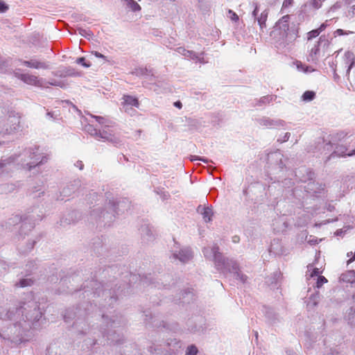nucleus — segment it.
Returning a JSON list of instances; mask_svg holds the SVG:
<instances>
[{
  "label": "nucleus",
  "instance_id": "nucleus-1",
  "mask_svg": "<svg viewBox=\"0 0 355 355\" xmlns=\"http://www.w3.org/2000/svg\"><path fill=\"white\" fill-rule=\"evenodd\" d=\"M42 315L37 302L32 299L17 306L0 307V320L7 323L6 329L0 333V338L13 343L21 342L23 333L30 328H36Z\"/></svg>",
  "mask_w": 355,
  "mask_h": 355
},
{
  "label": "nucleus",
  "instance_id": "nucleus-2",
  "mask_svg": "<svg viewBox=\"0 0 355 355\" xmlns=\"http://www.w3.org/2000/svg\"><path fill=\"white\" fill-rule=\"evenodd\" d=\"M202 252L207 259L214 261L217 270L223 274L232 273L236 279H239L242 283L246 282L248 277L240 272L237 262L224 257L219 252V248L217 245L204 248Z\"/></svg>",
  "mask_w": 355,
  "mask_h": 355
},
{
  "label": "nucleus",
  "instance_id": "nucleus-3",
  "mask_svg": "<svg viewBox=\"0 0 355 355\" xmlns=\"http://www.w3.org/2000/svg\"><path fill=\"white\" fill-rule=\"evenodd\" d=\"M129 207L130 202L127 199H122L118 202L109 199L105 203V209L100 211L98 209H94L91 214L95 218H102L105 224L110 225L114 220L116 214L128 210Z\"/></svg>",
  "mask_w": 355,
  "mask_h": 355
},
{
  "label": "nucleus",
  "instance_id": "nucleus-4",
  "mask_svg": "<svg viewBox=\"0 0 355 355\" xmlns=\"http://www.w3.org/2000/svg\"><path fill=\"white\" fill-rule=\"evenodd\" d=\"M10 157H15L14 169L20 165L21 168L31 171L33 168L46 162L47 158L39 153L38 148L26 149L23 153L17 155H12Z\"/></svg>",
  "mask_w": 355,
  "mask_h": 355
},
{
  "label": "nucleus",
  "instance_id": "nucleus-5",
  "mask_svg": "<svg viewBox=\"0 0 355 355\" xmlns=\"http://www.w3.org/2000/svg\"><path fill=\"white\" fill-rule=\"evenodd\" d=\"M22 130L20 122V116L18 115H10L5 122L3 127H0V135H6L15 134Z\"/></svg>",
  "mask_w": 355,
  "mask_h": 355
},
{
  "label": "nucleus",
  "instance_id": "nucleus-6",
  "mask_svg": "<svg viewBox=\"0 0 355 355\" xmlns=\"http://www.w3.org/2000/svg\"><path fill=\"white\" fill-rule=\"evenodd\" d=\"M290 19L289 15L282 17L275 25V28L279 29L282 32V36L289 38V40H294L297 37L296 31L294 28H290L288 21Z\"/></svg>",
  "mask_w": 355,
  "mask_h": 355
},
{
  "label": "nucleus",
  "instance_id": "nucleus-7",
  "mask_svg": "<svg viewBox=\"0 0 355 355\" xmlns=\"http://www.w3.org/2000/svg\"><path fill=\"white\" fill-rule=\"evenodd\" d=\"M283 158L284 155L279 150L269 153L267 162L268 168L272 170L281 171L285 166Z\"/></svg>",
  "mask_w": 355,
  "mask_h": 355
},
{
  "label": "nucleus",
  "instance_id": "nucleus-8",
  "mask_svg": "<svg viewBox=\"0 0 355 355\" xmlns=\"http://www.w3.org/2000/svg\"><path fill=\"white\" fill-rule=\"evenodd\" d=\"M103 322L106 323L107 328H117L125 324V320L121 315H113L109 318L108 315H102Z\"/></svg>",
  "mask_w": 355,
  "mask_h": 355
},
{
  "label": "nucleus",
  "instance_id": "nucleus-9",
  "mask_svg": "<svg viewBox=\"0 0 355 355\" xmlns=\"http://www.w3.org/2000/svg\"><path fill=\"white\" fill-rule=\"evenodd\" d=\"M172 257L174 259L179 260L180 262L184 263L192 259L193 254L190 248H184L178 251H174L172 254Z\"/></svg>",
  "mask_w": 355,
  "mask_h": 355
},
{
  "label": "nucleus",
  "instance_id": "nucleus-10",
  "mask_svg": "<svg viewBox=\"0 0 355 355\" xmlns=\"http://www.w3.org/2000/svg\"><path fill=\"white\" fill-rule=\"evenodd\" d=\"M22 64L29 68L36 69H49V62L38 60L35 58H31L30 60H20Z\"/></svg>",
  "mask_w": 355,
  "mask_h": 355
},
{
  "label": "nucleus",
  "instance_id": "nucleus-11",
  "mask_svg": "<svg viewBox=\"0 0 355 355\" xmlns=\"http://www.w3.org/2000/svg\"><path fill=\"white\" fill-rule=\"evenodd\" d=\"M257 121L260 125L266 126L270 128L282 127L285 125V121L282 119H272L266 116L258 119Z\"/></svg>",
  "mask_w": 355,
  "mask_h": 355
},
{
  "label": "nucleus",
  "instance_id": "nucleus-12",
  "mask_svg": "<svg viewBox=\"0 0 355 355\" xmlns=\"http://www.w3.org/2000/svg\"><path fill=\"white\" fill-rule=\"evenodd\" d=\"M259 7L255 4L254 9L252 12V17L254 22L257 21L261 29H263V28H266V21L268 18V12L267 10H265L260 14V15H259Z\"/></svg>",
  "mask_w": 355,
  "mask_h": 355
},
{
  "label": "nucleus",
  "instance_id": "nucleus-13",
  "mask_svg": "<svg viewBox=\"0 0 355 355\" xmlns=\"http://www.w3.org/2000/svg\"><path fill=\"white\" fill-rule=\"evenodd\" d=\"M354 155H355V148L354 150H349L346 146L338 144L336 146L334 151L330 155L329 157H327L326 162L332 157L352 156Z\"/></svg>",
  "mask_w": 355,
  "mask_h": 355
},
{
  "label": "nucleus",
  "instance_id": "nucleus-14",
  "mask_svg": "<svg viewBox=\"0 0 355 355\" xmlns=\"http://www.w3.org/2000/svg\"><path fill=\"white\" fill-rule=\"evenodd\" d=\"M101 283L98 282L96 280H91L89 282H87L85 284H84L83 289L85 290V293L93 294L94 296L97 295L100 296V293L101 290ZM87 296H89V294H87Z\"/></svg>",
  "mask_w": 355,
  "mask_h": 355
},
{
  "label": "nucleus",
  "instance_id": "nucleus-15",
  "mask_svg": "<svg viewBox=\"0 0 355 355\" xmlns=\"http://www.w3.org/2000/svg\"><path fill=\"white\" fill-rule=\"evenodd\" d=\"M15 157H7L0 161V176L3 174H8L14 170Z\"/></svg>",
  "mask_w": 355,
  "mask_h": 355
},
{
  "label": "nucleus",
  "instance_id": "nucleus-16",
  "mask_svg": "<svg viewBox=\"0 0 355 355\" xmlns=\"http://www.w3.org/2000/svg\"><path fill=\"white\" fill-rule=\"evenodd\" d=\"M305 171L306 173L307 178H303L301 180L303 182H306L307 180L310 181L305 187L306 191L308 192L318 193V187H317V184H315V182L313 181L315 178V173L310 169H305Z\"/></svg>",
  "mask_w": 355,
  "mask_h": 355
},
{
  "label": "nucleus",
  "instance_id": "nucleus-17",
  "mask_svg": "<svg viewBox=\"0 0 355 355\" xmlns=\"http://www.w3.org/2000/svg\"><path fill=\"white\" fill-rule=\"evenodd\" d=\"M98 137L103 139L104 141H109L115 146L121 145V139L112 135V133L110 131L105 130H99V133Z\"/></svg>",
  "mask_w": 355,
  "mask_h": 355
},
{
  "label": "nucleus",
  "instance_id": "nucleus-18",
  "mask_svg": "<svg viewBox=\"0 0 355 355\" xmlns=\"http://www.w3.org/2000/svg\"><path fill=\"white\" fill-rule=\"evenodd\" d=\"M21 78L24 83L36 87H43L44 83L43 78H38L37 76L28 73H25Z\"/></svg>",
  "mask_w": 355,
  "mask_h": 355
},
{
  "label": "nucleus",
  "instance_id": "nucleus-19",
  "mask_svg": "<svg viewBox=\"0 0 355 355\" xmlns=\"http://www.w3.org/2000/svg\"><path fill=\"white\" fill-rule=\"evenodd\" d=\"M322 42L324 43V45L327 44V43H328V41L324 38V36H321L320 37V40H319L318 44H315L314 46V47H313L311 49V52L309 53V58H308L309 61L315 62L316 60H318V55L320 51L319 46Z\"/></svg>",
  "mask_w": 355,
  "mask_h": 355
},
{
  "label": "nucleus",
  "instance_id": "nucleus-20",
  "mask_svg": "<svg viewBox=\"0 0 355 355\" xmlns=\"http://www.w3.org/2000/svg\"><path fill=\"white\" fill-rule=\"evenodd\" d=\"M263 312L270 324H275L279 321V316L275 313L273 309L268 306H263Z\"/></svg>",
  "mask_w": 355,
  "mask_h": 355
},
{
  "label": "nucleus",
  "instance_id": "nucleus-21",
  "mask_svg": "<svg viewBox=\"0 0 355 355\" xmlns=\"http://www.w3.org/2000/svg\"><path fill=\"white\" fill-rule=\"evenodd\" d=\"M139 231L141 239L144 242H148L153 239L154 235L148 225H142L140 227Z\"/></svg>",
  "mask_w": 355,
  "mask_h": 355
},
{
  "label": "nucleus",
  "instance_id": "nucleus-22",
  "mask_svg": "<svg viewBox=\"0 0 355 355\" xmlns=\"http://www.w3.org/2000/svg\"><path fill=\"white\" fill-rule=\"evenodd\" d=\"M80 186V181L75 180L62 189V193L64 196H69L72 193L75 192Z\"/></svg>",
  "mask_w": 355,
  "mask_h": 355
},
{
  "label": "nucleus",
  "instance_id": "nucleus-23",
  "mask_svg": "<svg viewBox=\"0 0 355 355\" xmlns=\"http://www.w3.org/2000/svg\"><path fill=\"white\" fill-rule=\"evenodd\" d=\"M123 108L125 109V112H127L126 106H135L138 107L139 105V103L138 99L136 97L130 96V95H124L123 97Z\"/></svg>",
  "mask_w": 355,
  "mask_h": 355
},
{
  "label": "nucleus",
  "instance_id": "nucleus-24",
  "mask_svg": "<svg viewBox=\"0 0 355 355\" xmlns=\"http://www.w3.org/2000/svg\"><path fill=\"white\" fill-rule=\"evenodd\" d=\"M197 211L202 214L204 220L207 223L211 220V216L213 215V212L211 208L209 207H203L202 206H198L197 209Z\"/></svg>",
  "mask_w": 355,
  "mask_h": 355
},
{
  "label": "nucleus",
  "instance_id": "nucleus-25",
  "mask_svg": "<svg viewBox=\"0 0 355 355\" xmlns=\"http://www.w3.org/2000/svg\"><path fill=\"white\" fill-rule=\"evenodd\" d=\"M340 282L352 284L355 282V271L347 270L345 272L341 274L339 277Z\"/></svg>",
  "mask_w": 355,
  "mask_h": 355
},
{
  "label": "nucleus",
  "instance_id": "nucleus-26",
  "mask_svg": "<svg viewBox=\"0 0 355 355\" xmlns=\"http://www.w3.org/2000/svg\"><path fill=\"white\" fill-rule=\"evenodd\" d=\"M327 22H328V21H326L324 23L322 24L318 28L309 31L307 33V35H308L307 39L309 40H312L313 38L318 36L320 35V33L321 32H322L323 31H324L325 28L327 27V26H328Z\"/></svg>",
  "mask_w": 355,
  "mask_h": 355
},
{
  "label": "nucleus",
  "instance_id": "nucleus-27",
  "mask_svg": "<svg viewBox=\"0 0 355 355\" xmlns=\"http://www.w3.org/2000/svg\"><path fill=\"white\" fill-rule=\"evenodd\" d=\"M179 54L184 55L186 58H189L191 60H194L196 58H198V55H197L193 51H189L185 49L184 47H178L175 50Z\"/></svg>",
  "mask_w": 355,
  "mask_h": 355
},
{
  "label": "nucleus",
  "instance_id": "nucleus-28",
  "mask_svg": "<svg viewBox=\"0 0 355 355\" xmlns=\"http://www.w3.org/2000/svg\"><path fill=\"white\" fill-rule=\"evenodd\" d=\"M57 76H77L79 75L78 73L76 72L75 70L71 67H65L64 69L60 70L56 73Z\"/></svg>",
  "mask_w": 355,
  "mask_h": 355
},
{
  "label": "nucleus",
  "instance_id": "nucleus-29",
  "mask_svg": "<svg viewBox=\"0 0 355 355\" xmlns=\"http://www.w3.org/2000/svg\"><path fill=\"white\" fill-rule=\"evenodd\" d=\"M323 0H309L305 4L304 6L309 10H317L322 6Z\"/></svg>",
  "mask_w": 355,
  "mask_h": 355
},
{
  "label": "nucleus",
  "instance_id": "nucleus-30",
  "mask_svg": "<svg viewBox=\"0 0 355 355\" xmlns=\"http://www.w3.org/2000/svg\"><path fill=\"white\" fill-rule=\"evenodd\" d=\"M132 74L137 76H148L151 75L153 76L152 70L148 69L146 67H139L135 69L134 71H132Z\"/></svg>",
  "mask_w": 355,
  "mask_h": 355
},
{
  "label": "nucleus",
  "instance_id": "nucleus-31",
  "mask_svg": "<svg viewBox=\"0 0 355 355\" xmlns=\"http://www.w3.org/2000/svg\"><path fill=\"white\" fill-rule=\"evenodd\" d=\"M91 117L96 119V121L102 125H105V127H110L112 126V122L107 118L101 116H96L93 114H90Z\"/></svg>",
  "mask_w": 355,
  "mask_h": 355
},
{
  "label": "nucleus",
  "instance_id": "nucleus-32",
  "mask_svg": "<svg viewBox=\"0 0 355 355\" xmlns=\"http://www.w3.org/2000/svg\"><path fill=\"white\" fill-rule=\"evenodd\" d=\"M345 318L352 325H355V308L351 307L349 309L346 313Z\"/></svg>",
  "mask_w": 355,
  "mask_h": 355
},
{
  "label": "nucleus",
  "instance_id": "nucleus-33",
  "mask_svg": "<svg viewBox=\"0 0 355 355\" xmlns=\"http://www.w3.org/2000/svg\"><path fill=\"white\" fill-rule=\"evenodd\" d=\"M76 32L78 33L81 36L90 40L94 35L93 33L89 29H85L81 27H78L76 30Z\"/></svg>",
  "mask_w": 355,
  "mask_h": 355
},
{
  "label": "nucleus",
  "instance_id": "nucleus-34",
  "mask_svg": "<svg viewBox=\"0 0 355 355\" xmlns=\"http://www.w3.org/2000/svg\"><path fill=\"white\" fill-rule=\"evenodd\" d=\"M125 3L127 8H128L132 12L141 10V6L134 0H128L125 2Z\"/></svg>",
  "mask_w": 355,
  "mask_h": 355
},
{
  "label": "nucleus",
  "instance_id": "nucleus-35",
  "mask_svg": "<svg viewBox=\"0 0 355 355\" xmlns=\"http://www.w3.org/2000/svg\"><path fill=\"white\" fill-rule=\"evenodd\" d=\"M320 294L318 292H316L315 293L312 294L309 297V302L308 303V306H313V307L315 306L316 305H318V304L320 301Z\"/></svg>",
  "mask_w": 355,
  "mask_h": 355
},
{
  "label": "nucleus",
  "instance_id": "nucleus-36",
  "mask_svg": "<svg viewBox=\"0 0 355 355\" xmlns=\"http://www.w3.org/2000/svg\"><path fill=\"white\" fill-rule=\"evenodd\" d=\"M151 355H167L166 352H164L162 349L159 346L152 345L148 348Z\"/></svg>",
  "mask_w": 355,
  "mask_h": 355
},
{
  "label": "nucleus",
  "instance_id": "nucleus-37",
  "mask_svg": "<svg viewBox=\"0 0 355 355\" xmlns=\"http://www.w3.org/2000/svg\"><path fill=\"white\" fill-rule=\"evenodd\" d=\"M85 130L87 132H88L90 135L98 137L99 130H97L94 125L91 124H87L85 127Z\"/></svg>",
  "mask_w": 355,
  "mask_h": 355
},
{
  "label": "nucleus",
  "instance_id": "nucleus-38",
  "mask_svg": "<svg viewBox=\"0 0 355 355\" xmlns=\"http://www.w3.org/2000/svg\"><path fill=\"white\" fill-rule=\"evenodd\" d=\"M315 94L313 91H306L302 96V99L304 101H311L314 99Z\"/></svg>",
  "mask_w": 355,
  "mask_h": 355
},
{
  "label": "nucleus",
  "instance_id": "nucleus-39",
  "mask_svg": "<svg viewBox=\"0 0 355 355\" xmlns=\"http://www.w3.org/2000/svg\"><path fill=\"white\" fill-rule=\"evenodd\" d=\"M297 69L300 71H303L306 73L313 71V69L309 66H304L302 62H297Z\"/></svg>",
  "mask_w": 355,
  "mask_h": 355
},
{
  "label": "nucleus",
  "instance_id": "nucleus-40",
  "mask_svg": "<svg viewBox=\"0 0 355 355\" xmlns=\"http://www.w3.org/2000/svg\"><path fill=\"white\" fill-rule=\"evenodd\" d=\"M187 302H189L190 300H192L193 298V292L192 290L190 288L186 289L182 293V299H186Z\"/></svg>",
  "mask_w": 355,
  "mask_h": 355
},
{
  "label": "nucleus",
  "instance_id": "nucleus-41",
  "mask_svg": "<svg viewBox=\"0 0 355 355\" xmlns=\"http://www.w3.org/2000/svg\"><path fill=\"white\" fill-rule=\"evenodd\" d=\"M105 331H106V329H104V331L103 332V336H105ZM114 335H115V332L113 334H111L109 331L106 333V336L107 337L108 340H111V341L113 343H119L120 339L116 338Z\"/></svg>",
  "mask_w": 355,
  "mask_h": 355
},
{
  "label": "nucleus",
  "instance_id": "nucleus-42",
  "mask_svg": "<svg viewBox=\"0 0 355 355\" xmlns=\"http://www.w3.org/2000/svg\"><path fill=\"white\" fill-rule=\"evenodd\" d=\"M197 353H198V349L194 345L189 346L186 351V355H196Z\"/></svg>",
  "mask_w": 355,
  "mask_h": 355
},
{
  "label": "nucleus",
  "instance_id": "nucleus-43",
  "mask_svg": "<svg viewBox=\"0 0 355 355\" xmlns=\"http://www.w3.org/2000/svg\"><path fill=\"white\" fill-rule=\"evenodd\" d=\"M347 17L349 18L355 17V3L350 6L347 12Z\"/></svg>",
  "mask_w": 355,
  "mask_h": 355
},
{
  "label": "nucleus",
  "instance_id": "nucleus-44",
  "mask_svg": "<svg viewBox=\"0 0 355 355\" xmlns=\"http://www.w3.org/2000/svg\"><path fill=\"white\" fill-rule=\"evenodd\" d=\"M227 17L233 21H237L239 20V16L236 12L232 10H229L227 14Z\"/></svg>",
  "mask_w": 355,
  "mask_h": 355
},
{
  "label": "nucleus",
  "instance_id": "nucleus-45",
  "mask_svg": "<svg viewBox=\"0 0 355 355\" xmlns=\"http://www.w3.org/2000/svg\"><path fill=\"white\" fill-rule=\"evenodd\" d=\"M33 283V281L31 279H22L19 281V285L20 287H26L31 286Z\"/></svg>",
  "mask_w": 355,
  "mask_h": 355
},
{
  "label": "nucleus",
  "instance_id": "nucleus-46",
  "mask_svg": "<svg viewBox=\"0 0 355 355\" xmlns=\"http://www.w3.org/2000/svg\"><path fill=\"white\" fill-rule=\"evenodd\" d=\"M103 296H105L106 297H109L110 300L111 301L110 304H112L113 302H115L117 299L116 296L111 295V293L107 290H103Z\"/></svg>",
  "mask_w": 355,
  "mask_h": 355
},
{
  "label": "nucleus",
  "instance_id": "nucleus-47",
  "mask_svg": "<svg viewBox=\"0 0 355 355\" xmlns=\"http://www.w3.org/2000/svg\"><path fill=\"white\" fill-rule=\"evenodd\" d=\"M326 282H327V279L324 276H318L316 282V287L319 288Z\"/></svg>",
  "mask_w": 355,
  "mask_h": 355
},
{
  "label": "nucleus",
  "instance_id": "nucleus-48",
  "mask_svg": "<svg viewBox=\"0 0 355 355\" xmlns=\"http://www.w3.org/2000/svg\"><path fill=\"white\" fill-rule=\"evenodd\" d=\"M76 62L78 64H82L83 67L86 68L89 67L91 66V63L89 62H86L85 58L84 57L78 58Z\"/></svg>",
  "mask_w": 355,
  "mask_h": 355
},
{
  "label": "nucleus",
  "instance_id": "nucleus-49",
  "mask_svg": "<svg viewBox=\"0 0 355 355\" xmlns=\"http://www.w3.org/2000/svg\"><path fill=\"white\" fill-rule=\"evenodd\" d=\"M144 316H145V318H144V320L146 322H150L152 324H153L155 320H153V321H150L151 320L154 319V318L152 316V314L149 311H146L144 312Z\"/></svg>",
  "mask_w": 355,
  "mask_h": 355
},
{
  "label": "nucleus",
  "instance_id": "nucleus-50",
  "mask_svg": "<svg viewBox=\"0 0 355 355\" xmlns=\"http://www.w3.org/2000/svg\"><path fill=\"white\" fill-rule=\"evenodd\" d=\"M8 10V6L3 1H0V12L3 13Z\"/></svg>",
  "mask_w": 355,
  "mask_h": 355
},
{
  "label": "nucleus",
  "instance_id": "nucleus-51",
  "mask_svg": "<svg viewBox=\"0 0 355 355\" xmlns=\"http://www.w3.org/2000/svg\"><path fill=\"white\" fill-rule=\"evenodd\" d=\"M290 135H291V134L289 132H286L284 135L283 138H278L277 141L279 143H284L288 140Z\"/></svg>",
  "mask_w": 355,
  "mask_h": 355
},
{
  "label": "nucleus",
  "instance_id": "nucleus-52",
  "mask_svg": "<svg viewBox=\"0 0 355 355\" xmlns=\"http://www.w3.org/2000/svg\"><path fill=\"white\" fill-rule=\"evenodd\" d=\"M349 33H354L352 31L345 32L343 29L338 28L335 32L334 34L337 35H349Z\"/></svg>",
  "mask_w": 355,
  "mask_h": 355
},
{
  "label": "nucleus",
  "instance_id": "nucleus-53",
  "mask_svg": "<svg viewBox=\"0 0 355 355\" xmlns=\"http://www.w3.org/2000/svg\"><path fill=\"white\" fill-rule=\"evenodd\" d=\"M92 54L94 55L96 58H102L105 61H108V60L107 59V58L104 55L101 54V53H99L98 51H92Z\"/></svg>",
  "mask_w": 355,
  "mask_h": 355
},
{
  "label": "nucleus",
  "instance_id": "nucleus-54",
  "mask_svg": "<svg viewBox=\"0 0 355 355\" xmlns=\"http://www.w3.org/2000/svg\"><path fill=\"white\" fill-rule=\"evenodd\" d=\"M49 84L51 85L58 86V87H64V84L61 81H58V80H53L52 81H49Z\"/></svg>",
  "mask_w": 355,
  "mask_h": 355
},
{
  "label": "nucleus",
  "instance_id": "nucleus-55",
  "mask_svg": "<svg viewBox=\"0 0 355 355\" xmlns=\"http://www.w3.org/2000/svg\"><path fill=\"white\" fill-rule=\"evenodd\" d=\"M14 76L17 78L18 79L22 80L21 76H24L25 73H21L20 72V69H17L13 71Z\"/></svg>",
  "mask_w": 355,
  "mask_h": 355
},
{
  "label": "nucleus",
  "instance_id": "nucleus-56",
  "mask_svg": "<svg viewBox=\"0 0 355 355\" xmlns=\"http://www.w3.org/2000/svg\"><path fill=\"white\" fill-rule=\"evenodd\" d=\"M271 97L270 96H263L262 97L260 101H259V103H263V104H266L267 103H269V101L271 100Z\"/></svg>",
  "mask_w": 355,
  "mask_h": 355
},
{
  "label": "nucleus",
  "instance_id": "nucleus-57",
  "mask_svg": "<svg viewBox=\"0 0 355 355\" xmlns=\"http://www.w3.org/2000/svg\"><path fill=\"white\" fill-rule=\"evenodd\" d=\"M293 0H284L283 2L282 7L284 8H288L293 4Z\"/></svg>",
  "mask_w": 355,
  "mask_h": 355
},
{
  "label": "nucleus",
  "instance_id": "nucleus-58",
  "mask_svg": "<svg viewBox=\"0 0 355 355\" xmlns=\"http://www.w3.org/2000/svg\"><path fill=\"white\" fill-rule=\"evenodd\" d=\"M320 272L319 269L317 268H315L313 269L310 276H311V277H315V276H318V277Z\"/></svg>",
  "mask_w": 355,
  "mask_h": 355
},
{
  "label": "nucleus",
  "instance_id": "nucleus-59",
  "mask_svg": "<svg viewBox=\"0 0 355 355\" xmlns=\"http://www.w3.org/2000/svg\"><path fill=\"white\" fill-rule=\"evenodd\" d=\"M8 110L5 107H0V119L3 118L6 115Z\"/></svg>",
  "mask_w": 355,
  "mask_h": 355
},
{
  "label": "nucleus",
  "instance_id": "nucleus-60",
  "mask_svg": "<svg viewBox=\"0 0 355 355\" xmlns=\"http://www.w3.org/2000/svg\"><path fill=\"white\" fill-rule=\"evenodd\" d=\"M74 220L73 219H68V218H62L60 222L61 224H70L71 223H73Z\"/></svg>",
  "mask_w": 355,
  "mask_h": 355
},
{
  "label": "nucleus",
  "instance_id": "nucleus-61",
  "mask_svg": "<svg viewBox=\"0 0 355 355\" xmlns=\"http://www.w3.org/2000/svg\"><path fill=\"white\" fill-rule=\"evenodd\" d=\"M35 263L33 261H30L27 265H26V267H28V268L27 269L28 270H29L30 272H31L33 270V268H34L35 266Z\"/></svg>",
  "mask_w": 355,
  "mask_h": 355
},
{
  "label": "nucleus",
  "instance_id": "nucleus-62",
  "mask_svg": "<svg viewBox=\"0 0 355 355\" xmlns=\"http://www.w3.org/2000/svg\"><path fill=\"white\" fill-rule=\"evenodd\" d=\"M75 166L78 167L80 170H83L84 167V164H83L82 161H77L75 164Z\"/></svg>",
  "mask_w": 355,
  "mask_h": 355
},
{
  "label": "nucleus",
  "instance_id": "nucleus-63",
  "mask_svg": "<svg viewBox=\"0 0 355 355\" xmlns=\"http://www.w3.org/2000/svg\"><path fill=\"white\" fill-rule=\"evenodd\" d=\"M342 2L345 6H350V5L353 4L355 2V0H342Z\"/></svg>",
  "mask_w": 355,
  "mask_h": 355
},
{
  "label": "nucleus",
  "instance_id": "nucleus-64",
  "mask_svg": "<svg viewBox=\"0 0 355 355\" xmlns=\"http://www.w3.org/2000/svg\"><path fill=\"white\" fill-rule=\"evenodd\" d=\"M327 355H339L338 352L336 349H330V353Z\"/></svg>",
  "mask_w": 355,
  "mask_h": 355
}]
</instances>
